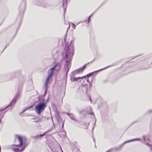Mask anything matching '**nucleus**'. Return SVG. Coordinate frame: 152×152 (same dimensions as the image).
<instances>
[{
	"label": "nucleus",
	"mask_w": 152,
	"mask_h": 152,
	"mask_svg": "<svg viewBox=\"0 0 152 152\" xmlns=\"http://www.w3.org/2000/svg\"><path fill=\"white\" fill-rule=\"evenodd\" d=\"M1 118H0V121H1Z\"/></svg>",
	"instance_id": "24"
},
{
	"label": "nucleus",
	"mask_w": 152,
	"mask_h": 152,
	"mask_svg": "<svg viewBox=\"0 0 152 152\" xmlns=\"http://www.w3.org/2000/svg\"><path fill=\"white\" fill-rule=\"evenodd\" d=\"M86 64L85 65L82 67H81L79 69H77L72 72V74H76L77 73H79L82 72L83 70L85 68L86 66Z\"/></svg>",
	"instance_id": "7"
},
{
	"label": "nucleus",
	"mask_w": 152,
	"mask_h": 152,
	"mask_svg": "<svg viewBox=\"0 0 152 152\" xmlns=\"http://www.w3.org/2000/svg\"><path fill=\"white\" fill-rule=\"evenodd\" d=\"M71 44L69 47H66L65 48L64 51L62 53L63 58L66 60V64L64 66V70L66 75L69 71V68L71 66L70 62L74 54L73 48H72L71 49Z\"/></svg>",
	"instance_id": "1"
},
{
	"label": "nucleus",
	"mask_w": 152,
	"mask_h": 152,
	"mask_svg": "<svg viewBox=\"0 0 152 152\" xmlns=\"http://www.w3.org/2000/svg\"><path fill=\"white\" fill-rule=\"evenodd\" d=\"M18 141L19 145H13L11 148L14 152H21L25 148V145L23 144V137L19 135L16 136Z\"/></svg>",
	"instance_id": "2"
},
{
	"label": "nucleus",
	"mask_w": 152,
	"mask_h": 152,
	"mask_svg": "<svg viewBox=\"0 0 152 152\" xmlns=\"http://www.w3.org/2000/svg\"><path fill=\"white\" fill-rule=\"evenodd\" d=\"M25 111V110H24V111H23L22 112V113H23V112Z\"/></svg>",
	"instance_id": "23"
},
{
	"label": "nucleus",
	"mask_w": 152,
	"mask_h": 152,
	"mask_svg": "<svg viewBox=\"0 0 152 152\" xmlns=\"http://www.w3.org/2000/svg\"><path fill=\"white\" fill-rule=\"evenodd\" d=\"M20 94L19 92H18L16 94L15 96L13 98L12 101L10 103V105H11L12 107H13L15 105L16 103V100L20 97Z\"/></svg>",
	"instance_id": "6"
},
{
	"label": "nucleus",
	"mask_w": 152,
	"mask_h": 152,
	"mask_svg": "<svg viewBox=\"0 0 152 152\" xmlns=\"http://www.w3.org/2000/svg\"><path fill=\"white\" fill-rule=\"evenodd\" d=\"M1 114H0V116L1 115Z\"/></svg>",
	"instance_id": "30"
},
{
	"label": "nucleus",
	"mask_w": 152,
	"mask_h": 152,
	"mask_svg": "<svg viewBox=\"0 0 152 152\" xmlns=\"http://www.w3.org/2000/svg\"><path fill=\"white\" fill-rule=\"evenodd\" d=\"M109 67H110L109 66H108L102 69H100L99 70H97L96 71L94 72H93L90 73L87 76L84 77H71V80L72 81H78V80L80 79H82L83 78H84L85 79H87V82L88 83H90V82L89 81V80L88 79L90 76L92 75L93 73H96L97 72H98L101 71L103 70L104 69L107 68Z\"/></svg>",
	"instance_id": "5"
},
{
	"label": "nucleus",
	"mask_w": 152,
	"mask_h": 152,
	"mask_svg": "<svg viewBox=\"0 0 152 152\" xmlns=\"http://www.w3.org/2000/svg\"><path fill=\"white\" fill-rule=\"evenodd\" d=\"M2 110H0V112H1Z\"/></svg>",
	"instance_id": "29"
},
{
	"label": "nucleus",
	"mask_w": 152,
	"mask_h": 152,
	"mask_svg": "<svg viewBox=\"0 0 152 152\" xmlns=\"http://www.w3.org/2000/svg\"><path fill=\"white\" fill-rule=\"evenodd\" d=\"M64 3H63V4L62 5H64Z\"/></svg>",
	"instance_id": "25"
},
{
	"label": "nucleus",
	"mask_w": 152,
	"mask_h": 152,
	"mask_svg": "<svg viewBox=\"0 0 152 152\" xmlns=\"http://www.w3.org/2000/svg\"><path fill=\"white\" fill-rule=\"evenodd\" d=\"M143 140H144V142H145L144 143H145L146 144V145L148 146H149L151 149H152V146L151 145H150L148 142H146V140H147L148 142H149L150 141V140H149V138H148V137L146 136H144L143 137Z\"/></svg>",
	"instance_id": "8"
},
{
	"label": "nucleus",
	"mask_w": 152,
	"mask_h": 152,
	"mask_svg": "<svg viewBox=\"0 0 152 152\" xmlns=\"http://www.w3.org/2000/svg\"><path fill=\"white\" fill-rule=\"evenodd\" d=\"M10 106H11V105H10V104L9 105H8L6 107H5V108L3 110H3L6 109L7 108V107H9Z\"/></svg>",
	"instance_id": "15"
},
{
	"label": "nucleus",
	"mask_w": 152,
	"mask_h": 152,
	"mask_svg": "<svg viewBox=\"0 0 152 152\" xmlns=\"http://www.w3.org/2000/svg\"><path fill=\"white\" fill-rule=\"evenodd\" d=\"M34 122L37 123L38 122V121L37 120V121H34Z\"/></svg>",
	"instance_id": "18"
},
{
	"label": "nucleus",
	"mask_w": 152,
	"mask_h": 152,
	"mask_svg": "<svg viewBox=\"0 0 152 152\" xmlns=\"http://www.w3.org/2000/svg\"><path fill=\"white\" fill-rule=\"evenodd\" d=\"M148 112H152V111L151 110H149L148 111Z\"/></svg>",
	"instance_id": "19"
},
{
	"label": "nucleus",
	"mask_w": 152,
	"mask_h": 152,
	"mask_svg": "<svg viewBox=\"0 0 152 152\" xmlns=\"http://www.w3.org/2000/svg\"><path fill=\"white\" fill-rule=\"evenodd\" d=\"M92 15H91L88 18V23H89V22H90V18L91 17V16Z\"/></svg>",
	"instance_id": "14"
},
{
	"label": "nucleus",
	"mask_w": 152,
	"mask_h": 152,
	"mask_svg": "<svg viewBox=\"0 0 152 152\" xmlns=\"http://www.w3.org/2000/svg\"><path fill=\"white\" fill-rule=\"evenodd\" d=\"M72 26H73V29H75L76 28V26L73 23H72Z\"/></svg>",
	"instance_id": "13"
},
{
	"label": "nucleus",
	"mask_w": 152,
	"mask_h": 152,
	"mask_svg": "<svg viewBox=\"0 0 152 152\" xmlns=\"http://www.w3.org/2000/svg\"><path fill=\"white\" fill-rule=\"evenodd\" d=\"M109 151H107V152H109Z\"/></svg>",
	"instance_id": "28"
},
{
	"label": "nucleus",
	"mask_w": 152,
	"mask_h": 152,
	"mask_svg": "<svg viewBox=\"0 0 152 152\" xmlns=\"http://www.w3.org/2000/svg\"><path fill=\"white\" fill-rule=\"evenodd\" d=\"M57 65L58 64H55L53 67L51 68L48 72V75L47 78L46 80L44 86V88L45 89V94L47 92L48 86L49 83V80L52 75L53 71L57 66Z\"/></svg>",
	"instance_id": "3"
},
{
	"label": "nucleus",
	"mask_w": 152,
	"mask_h": 152,
	"mask_svg": "<svg viewBox=\"0 0 152 152\" xmlns=\"http://www.w3.org/2000/svg\"><path fill=\"white\" fill-rule=\"evenodd\" d=\"M61 152H63V151H62V149H61Z\"/></svg>",
	"instance_id": "21"
},
{
	"label": "nucleus",
	"mask_w": 152,
	"mask_h": 152,
	"mask_svg": "<svg viewBox=\"0 0 152 152\" xmlns=\"http://www.w3.org/2000/svg\"><path fill=\"white\" fill-rule=\"evenodd\" d=\"M47 105L46 103L43 102H40L36 106L35 110L38 114H40L45 110Z\"/></svg>",
	"instance_id": "4"
},
{
	"label": "nucleus",
	"mask_w": 152,
	"mask_h": 152,
	"mask_svg": "<svg viewBox=\"0 0 152 152\" xmlns=\"http://www.w3.org/2000/svg\"><path fill=\"white\" fill-rule=\"evenodd\" d=\"M90 99V100H91V99Z\"/></svg>",
	"instance_id": "27"
},
{
	"label": "nucleus",
	"mask_w": 152,
	"mask_h": 152,
	"mask_svg": "<svg viewBox=\"0 0 152 152\" xmlns=\"http://www.w3.org/2000/svg\"><path fill=\"white\" fill-rule=\"evenodd\" d=\"M64 12H65V11H66V9L65 8H64Z\"/></svg>",
	"instance_id": "20"
},
{
	"label": "nucleus",
	"mask_w": 152,
	"mask_h": 152,
	"mask_svg": "<svg viewBox=\"0 0 152 152\" xmlns=\"http://www.w3.org/2000/svg\"><path fill=\"white\" fill-rule=\"evenodd\" d=\"M64 41H65V38H64Z\"/></svg>",
	"instance_id": "26"
},
{
	"label": "nucleus",
	"mask_w": 152,
	"mask_h": 152,
	"mask_svg": "<svg viewBox=\"0 0 152 152\" xmlns=\"http://www.w3.org/2000/svg\"><path fill=\"white\" fill-rule=\"evenodd\" d=\"M141 141V140L140 138H137V139H132V140L125 142L124 143V144H125V143H128V142H133V141Z\"/></svg>",
	"instance_id": "10"
},
{
	"label": "nucleus",
	"mask_w": 152,
	"mask_h": 152,
	"mask_svg": "<svg viewBox=\"0 0 152 152\" xmlns=\"http://www.w3.org/2000/svg\"><path fill=\"white\" fill-rule=\"evenodd\" d=\"M51 118H52V121H53V125H54V123H53V118H52V117H51Z\"/></svg>",
	"instance_id": "17"
},
{
	"label": "nucleus",
	"mask_w": 152,
	"mask_h": 152,
	"mask_svg": "<svg viewBox=\"0 0 152 152\" xmlns=\"http://www.w3.org/2000/svg\"><path fill=\"white\" fill-rule=\"evenodd\" d=\"M80 23V22H79L78 23H77V25H78L79 23Z\"/></svg>",
	"instance_id": "22"
},
{
	"label": "nucleus",
	"mask_w": 152,
	"mask_h": 152,
	"mask_svg": "<svg viewBox=\"0 0 152 152\" xmlns=\"http://www.w3.org/2000/svg\"><path fill=\"white\" fill-rule=\"evenodd\" d=\"M67 115L69 116L70 118L72 119V120L76 121V120L75 119L73 115L72 114H70L69 113H67Z\"/></svg>",
	"instance_id": "11"
},
{
	"label": "nucleus",
	"mask_w": 152,
	"mask_h": 152,
	"mask_svg": "<svg viewBox=\"0 0 152 152\" xmlns=\"http://www.w3.org/2000/svg\"><path fill=\"white\" fill-rule=\"evenodd\" d=\"M64 123H63L62 124V128H63V127H64Z\"/></svg>",
	"instance_id": "16"
},
{
	"label": "nucleus",
	"mask_w": 152,
	"mask_h": 152,
	"mask_svg": "<svg viewBox=\"0 0 152 152\" xmlns=\"http://www.w3.org/2000/svg\"><path fill=\"white\" fill-rule=\"evenodd\" d=\"M80 89L84 92L87 93V88L86 85H82L80 87Z\"/></svg>",
	"instance_id": "9"
},
{
	"label": "nucleus",
	"mask_w": 152,
	"mask_h": 152,
	"mask_svg": "<svg viewBox=\"0 0 152 152\" xmlns=\"http://www.w3.org/2000/svg\"><path fill=\"white\" fill-rule=\"evenodd\" d=\"M45 132L43 134H40V135H37L35 137V138H38L41 137H42V136H43L45 134Z\"/></svg>",
	"instance_id": "12"
}]
</instances>
